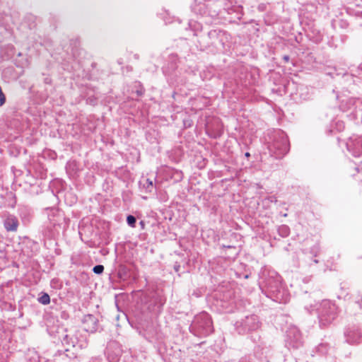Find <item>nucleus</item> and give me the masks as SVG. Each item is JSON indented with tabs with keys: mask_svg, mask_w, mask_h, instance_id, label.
Masks as SVG:
<instances>
[{
	"mask_svg": "<svg viewBox=\"0 0 362 362\" xmlns=\"http://www.w3.org/2000/svg\"><path fill=\"white\" fill-rule=\"evenodd\" d=\"M283 59L284 60L285 62H288L290 57L288 55H284L283 57Z\"/></svg>",
	"mask_w": 362,
	"mask_h": 362,
	"instance_id": "nucleus-26",
	"label": "nucleus"
},
{
	"mask_svg": "<svg viewBox=\"0 0 362 362\" xmlns=\"http://www.w3.org/2000/svg\"><path fill=\"white\" fill-rule=\"evenodd\" d=\"M19 221L13 214H8L4 220V226L8 232H16L18 230Z\"/></svg>",
	"mask_w": 362,
	"mask_h": 362,
	"instance_id": "nucleus-12",
	"label": "nucleus"
},
{
	"mask_svg": "<svg viewBox=\"0 0 362 362\" xmlns=\"http://www.w3.org/2000/svg\"><path fill=\"white\" fill-rule=\"evenodd\" d=\"M245 331L250 332L257 329L260 325L258 317L255 315L247 316L241 322Z\"/></svg>",
	"mask_w": 362,
	"mask_h": 362,
	"instance_id": "nucleus-11",
	"label": "nucleus"
},
{
	"mask_svg": "<svg viewBox=\"0 0 362 362\" xmlns=\"http://www.w3.org/2000/svg\"><path fill=\"white\" fill-rule=\"evenodd\" d=\"M194 325L202 334L207 335L212 332V321L210 316L206 313L195 317Z\"/></svg>",
	"mask_w": 362,
	"mask_h": 362,
	"instance_id": "nucleus-5",
	"label": "nucleus"
},
{
	"mask_svg": "<svg viewBox=\"0 0 362 362\" xmlns=\"http://www.w3.org/2000/svg\"><path fill=\"white\" fill-rule=\"evenodd\" d=\"M262 284V291L267 297L280 303L287 302V292L281 285V277L276 272H269Z\"/></svg>",
	"mask_w": 362,
	"mask_h": 362,
	"instance_id": "nucleus-1",
	"label": "nucleus"
},
{
	"mask_svg": "<svg viewBox=\"0 0 362 362\" xmlns=\"http://www.w3.org/2000/svg\"><path fill=\"white\" fill-rule=\"evenodd\" d=\"M269 200L272 202H277V199H276V197H274V196H272V197H269Z\"/></svg>",
	"mask_w": 362,
	"mask_h": 362,
	"instance_id": "nucleus-25",
	"label": "nucleus"
},
{
	"mask_svg": "<svg viewBox=\"0 0 362 362\" xmlns=\"http://www.w3.org/2000/svg\"><path fill=\"white\" fill-rule=\"evenodd\" d=\"M136 93L137 95L141 96L144 93V88H141L140 90H137L136 91Z\"/></svg>",
	"mask_w": 362,
	"mask_h": 362,
	"instance_id": "nucleus-23",
	"label": "nucleus"
},
{
	"mask_svg": "<svg viewBox=\"0 0 362 362\" xmlns=\"http://www.w3.org/2000/svg\"><path fill=\"white\" fill-rule=\"evenodd\" d=\"M140 185H142L146 192H151L153 189V181L148 178L141 181Z\"/></svg>",
	"mask_w": 362,
	"mask_h": 362,
	"instance_id": "nucleus-13",
	"label": "nucleus"
},
{
	"mask_svg": "<svg viewBox=\"0 0 362 362\" xmlns=\"http://www.w3.org/2000/svg\"><path fill=\"white\" fill-rule=\"evenodd\" d=\"M317 351L322 355L327 354L329 349V346L327 343H321L317 346Z\"/></svg>",
	"mask_w": 362,
	"mask_h": 362,
	"instance_id": "nucleus-17",
	"label": "nucleus"
},
{
	"mask_svg": "<svg viewBox=\"0 0 362 362\" xmlns=\"http://www.w3.org/2000/svg\"><path fill=\"white\" fill-rule=\"evenodd\" d=\"M347 150L354 156L362 155V136H353L346 142Z\"/></svg>",
	"mask_w": 362,
	"mask_h": 362,
	"instance_id": "nucleus-8",
	"label": "nucleus"
},
{
	"mask_svg": "<svg viewBox=\"0 0 362 362\" xmlns=\"http://www.w3.org/2000/svg\"><path fill=\"white\" fill-rule=\"evenodd\" d=\"M226 35V32L223 30H211L207 34V36L210 40V42L209 43L213 46H217L218 44H220L222 46H223L224 40L227 38Z\"/></svg>",
	"mask_w": 362,
	"mask_h": 362,
	"instance_id": "nucleus-9",
	"label": "nucleus"
},
{
	"mask_svg": "<svg viewBox=\"0 0 362 362\" xmlns=\"http://www.w3.org/2000/svg\"><path fill=\"white\" fill-rule=\"evenodd\" d=\"M140 224H141V226H144V221H141L140 222Z\"/></svg>",
	"mask_w": 362,
	"mask_h": 362,
	"instance_id": "nucleus-29",
	"label": "nucleus"
},
{
	"mask_svg": "<svg viewBox=\"0 0 362 362\" xmlns=\"http://www.w3.org/2000/svg\"><path fill=\"white\" fill-rule=\"evenodd\" d=\"M351 175H352V176H354V175H355V173H352V172H351Z\"/></svg>",
	"mask_w": 362,
	"mask_h": 362,
	"instance_id": "nucleus-31",
	"label": "nucleus"
},
{
	"mask_svg": "<svg viewBox=\"0 0 362 362\" xmlns=\"http://www.w3.org/2000/svg\"><path fill=\"white\" fill-rule=\"evenodd\" d=\"M358 299L356 301V303H358L360 306V308H361V302H362V293H361L360 292H358Z\"/></svg>",
	"mask_w": 362,
	"mask_h": 362,
	"instance_id": "nucleus-21",
	"label": "nucleus"
},
{
	"mask_svg": "<svg viewBox=\"0 0 362 362\" xmlns=\"http://www.w3.org/2000/svg\"><path fill=\"white\" fill-rule=\"evenodd\" d=\"M213 6H214V3L199 2L192 6V11L201 16H209L214 18L220 14V9L211 10Z\"/></svg>",
	"mask_w": 362,
	"mask_h": 362,
	"instance_id": "nucleus-6",
	"label": "nucleus"
},
{
	"mask_svg": "<svg viewBox=\"0 0 362 362\" xmlns=\"http://www.w3.org/2000/svg\"><path fill=\"white\" fill-rule=\"evenodd\" d=\"M268 148L271 155L276 158H282L289 151L290 144L286 133L278 130L275 132L272 142Z\"/></svg>",
	"mask_w": 362,
	"mask_h": 362,
	"instance_id": "nucleus-3",
	"label": "nucleus"
},
{
	"mask_svg": "<svg viewBox=\"0 0 362 362\" xmlns=\"http://www.w3.org/2000/svg\"><path fill=\"white\" fill-rule=\"evenodd\" d=\"M361 163H362V160H361Z\"/></svg>",
	"mask_w": 362,
	"mask_h": 362,
	"instance_id": "nucleus-33",
	"label": "nucleus"
},
{
	"mask_svg": "<svg viewBox=\"0 0 362 362\" xmlns=\"http://www.w3.org/2000/svg\"><path fill=\"white\" fill-rule=\"evenodd\" d=\"M303 344L300 330L296 327H291L286 331V346L288 349H298Z\"/></svg>",
	"mask_w": 362,
	"mask_h": 362,
	"instance_id": "nucleus-4",
	"label": "nucleus"
},
{
	"mask_svg": "<svg viewBox=\"0 0 362 362\" xmlns=\"http://www.w3.org/2000/svg\"><path fill=\"white\" fill-rule=\"evenodd\" d=\"M282 216H283L284 217H286V216H287V214H282Z\"/></svg>",
	"mask_w": 362,
	"mask_h": 362,
	"instance_id": "nucleus-30",
	"label": "nucleus"
},
{
	"mask_svg": "<svg viewBox=\"0 0 362 362\" xmlns=\"http://www.w3.org/2000/svg\"><path fill=\"white\" fill-rule=\"evenodd\" d=\"M319 326L328 327L338 317L340 310L337 305L329 300H323L317 308Z\"/></svg>",
	"mask_w": 362,
	"mask_h": 362,
	"instance_id": "nucleus-2",
	"label": "nucleus"
},
{
	"mask_svg": "<svg viewBox=\"0 0 362 362\" xmlns=\"http://www.w3.org/2000/svg\"><path fill=\"white\" fill-rule=\"evenodd\" d=\"M314 262H315V263H317V262H318V260H317V259H315V260H314Z\"/></svg>",
	"mask_w": 362,
	"mask_h": 362,
	"instance_id": "nucleus-32",
	"label": "nucleus"
},
{
	"mask_svg": "<svg viewBox=\"0 0 362 362\" xmlns=\"http://www.w3.org/2000/svg\"><path fill=\"white\" fill-rule=\"evenodd\" d=\"M352 106H354L353 100L349 99L346 101L343 100L339 107L343 112H346L350 110Z\"/></svg>",
	"mask_w": 362,
	"mask_h": 362,
	"instance_id": "nucleus-15",
	"label": "nucleus"
},
{
	"mask_svg": "<svg viewBox=\"0 0 362 362\" xmlns=\"http://www.w3.org/2000/svg\"><path fill=\"white\" fill-rule=\"evenodd\" d=\"M346 341L350 344H358L361 341L362 334L359 328L355 325H349L344 332Z\"/></svg>",
	"mask_w": 362,
	"mask_h": 362,
	"instance_id": "nucleus-7",
	"label": "nucleus"
},
{
	"mask_svg": "<svg viewBox=\"0 0 362 362\" xmlns=\"http://www.w3.org/2000/svg\"><path fill=\"white\" fill-rule=\"evenodd\" d=\"M104 271V266L102 264L95 265L93 268V272L96 274H101Z\"/></svg>",
	"mask_w": 362,
	"mask_h": 362,
	"instance_id": "nucleus-19",
	"label": "nucleus"
},
{
	"mask_svg": "<svg viewBox=\"0 0 362 362\" xmlns=\"http://www.w3.org/2000/svg\"><path fill=\"white\" fill-rule=\"evenodd\" d=\"M351 169H353L356 173H359L360 171L359 165H356V164L351 165Z\"/></svg>",
	"mask_w": 362,
	"mask_h": 362,
	"instance_id": "nucleus-22",
	"label": "nucleus"
},
{
	"mask_svg": "<svg viewBox=\"0 0 362 362\" xmlns=\"http://www.w3.org/2000/svg\"><path fill=\"white\" fill-rule=\"evenodd\" d=\"M209 3H214V6H213L211 10H214V9H220V13H221V6H222V3L221 2V1H209Z\"/></svg>",
	"mask_w": 362,
	"mask_h": 362,
	"instance_id": "nucleus-20",
	"label": "nucleus"
},
{
	"mask_svg": "<svg viewBox=\"0 0 362 362\" xmlns=\"http://www.w3.org/2000/svg\"><path fill=\"white\" fill-rule=\"evenodd\" d=\"M44 83H46V84H51L52 79L50 78H49V77H46L44 79Z\"/></svg>",
	"mask_w": 362,
	"mask_h": 362,
	"instance_id": "nucleus-24",
	"label": "nucleus"
},
{
	"mask_svg": "<svg viewBox=\"0 0 362 362\" xmlns=\"http://www.w3.org/2000/svg\"><path fill=\"white\" fill-rule=\"evenodd\" d=\"M37 300L42 305H48L50 303V297L47 293L42 292L38 297Z\"/></svg>",
	"mask_w": 362,
	"mask_h": 362,
	"instance_id": "nucleus-16",
	"label": "nucleus"
},
{
	"mask_svg": "<svg viewBox=\"0 0 362 362\" xmlns=\"http://www.w3.org/2000/svg\"><path fill=\"white\" fill-rule=\"evenodd\" d=\"M127 222L130 227L134 228L136 222V218L133 215H128L127 217Z\"/></svg>",
	"mask_w": 362,
	"mask_h": 362,
	"instance_id": "nucleus-18",
	"label": "nucleus"
},
{
	"mask_svg": "<svg viewBox=\"0 0 362 362\" xmlns=\"http://www.w3.org/2000/svg\"><path fill=\"white\" fill-rule=\"evenodd\" d=\"M64 341L66 343V344H70L69 341V336L68 335H65V337H64Z\"/></svg>",
	"mask_w": 362,
	"mask_h": 362,
	"instance_id": "nucleus-27",
	"label": "nucleus"
},
{
	"mask_svg": "<svg viewBox=\"0 0 362 362\" xmlns=\"http://www.w3.org/2000/svg\"><path fill=\"white\" fill-rule=\"evenodd\" d=\"M98 319L93 315H86L82 319L83 329L87 332L93 333L98 329Z\"/></svg>",
	"mask_w": 362,
	"mask_h": 362,
	"instance_id": "nucleus-10",
	"label": "nucleus"
},
{
	"mask_svg": "<svg viewBox=\"0 0 362 362\" xmlns=\"http://www.w3.org/2000/svg\"><path fill=\"white\" fill-rule=\"evenodd\" d=\"M278 233L282 238H286L290 235V228L286 225H281L278 228Z\"/></svg>",
	"mask_w": 362,
	"mask_h": 362,
	"instance_id": "nucleus-14",
	"label": "nucleus"
},
{
	"mask_svg": "<svg viewBox=\"0 0 362 362\" xmlns=\"http://www.w3.org/2000/svg\"><path fill=\"white\" fill-rule=\"evenodd\" d=\"M245 156L247 157V158H249L250 156V153L249 152H246L245 153Z\"/></svg>",
	"mask_w": 362,
	"mask_h": 362,
	"instance_id": "nucleus-28",
	"label": "nucleus"
}]
</instances>
